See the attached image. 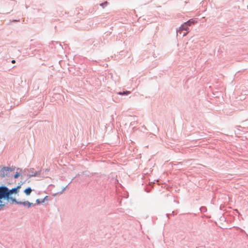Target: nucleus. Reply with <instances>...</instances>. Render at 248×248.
Listing matches in <instances>:
<instances>
[{"label":"nucleus","mask_w":248,"mask_h":248,"mask_svg":"<svg viewBox=\"0 0 248 248\" xmlns=\"http://www.w3.org/2000/svg\"><path fill=\"white\" fill-rule=\"evenodd\" d=\"M14 188L11 190L4 186H1L0 189V196L1 197V202L2 203H4V206L7 203L10 199V196L13 193H17L18 192V188Z\"/></svg>","instance_id":"nucleus-1"},{"label":"nucleus","mask_w":248,"mask_h":248,"mask_svg":"<svg viewBox=\"0 0 248 248\" xmlns=\"http://www.w3.org/2000/svg\"><path fill=\"white\" fill-rule=\"evenodd\" d=\"M12 171V170L10 168L4 167L0 171V176L2 178L7 176Z\"/></svg>","instance_id":"nucleus-2"},{"label":"nucleus","mask_w":248,"mask_h":248,"mask_svg":"<svg viewBox=\"0 0 248 248\" xmlns=\"http://www.w3.org/2000/svg\"><path fill=\"white\" fill-rule=\"evenodd\" d=\"M13 202H16L17 204H23L24 206H28V207H30L31 206V205H32V203L28 201L24 202H16L15 199H12Z\"/></svg>","instance_id":"nucleus-3"},{"label":"nucleus","mask_w":248,"mask_h":248,"mask_svg":"<svg viewBox=\"0 0 248 248\" xmlns=\"http://www.w3.org/2000/svg\"><path fill=\"white\" fill-rule=\"evenodd\" d=\"M188 25H187L186 24H185V23H184L183 25H182V26L180 27L179 30L178 31V32H179L180 33H181V32L183 31V30H185V31H187L188 30Z\"/></svg>","instance_id":"nucleus-4"},{"label":"nucleus","mask_w":248,"mask_h":248,"mask_svg":"<svg viewBox=\"0 0 248 248\" xmlns=\"http://www.w3.org/2000/svg\"><path fill=\"white\" fill-rule=\"evenodd\" d=\"M31 191H32V190L30 187H28L24 190V192L27 195H29L31 194Z\"/></svg>","instance_id":"nucleus-5"},{"label":"nucleus","mask_w":248,"mask_h":248,"mask_svg":"<svg viewBox=\"0 0 248 248\" xmlns=\"http://www.w3.org/2000/svg\"><path fill=\"white\" fill-rule=\"evenodd\" d=\"M195 22H196L195 21L191 19L185 22V24L188 26H191L192 24H194Z\"/></svg>","instance_id":"nucleus-6"},{"label":"nucleus","mask_w":248,"mask_h":248,"mask_svg":"<svg viewBox=\"0 0 248 248\" xmlns=\"http://www.w3.org/2000/svg\"><path fill=\"white\" fill-rule=\"evenodd\" d=\"M47 197V196H46V197L45 198V199H44L42 201H41V202L40 201V200L39 199H37V200H36V202L37 203H38V204L40 203L41 202H44V200H45L46 198Z\"/></svg>","instance_id":"nucleus-7"},{"label":"nucleus","mask_w":248,"mask_h":248,"mask_svg":"<svg viewBox=\"0 0 248 248\" xmlns=\"http://www.w3.org/2000/svg\"><path fill=\"white\" fill-rule=\"evenodd\" d=\"M19 173L18 172H16V173L14 175V178H17L19 177Z\"/></svg>","instance_id":"nucleus-8"},{"label":"nucleus","mask_w":248,"mask_h":248,"mask_svg":"<svg viewBox=\"0 0 248 248\" xmlns=\"http://www.w3.org/2000/svg\"><path fill=\"white\" fill-rule=\"evenodd\" d=\"M107 4H108V2H107V1H106V2H103V3H101V4H100V5H101V6H103H103H104V5H107Z\"/></svg>","instance_id":"nucleus-9"},{"label":"nucleus","mask_w":248,"mask_h":248,"mask_svg":"<svg viewBox=\"0 0 248 248\" xmlns=\"http://www.w3.org/2000/svg\"><path fill=\"white\" fill-rule=\"evenodd\" d=\"M15 62H15V60H12V62L13 63H15Z\"/></svg>","instance_id":"nucleus-10"},{"label":"nucleus","mask_w":248,"mask_h":248,"mask_svg":"<svg viewBox=\"0 0 248 248\" xmlns=\"http://www.w3.org/2000/svg\"><path fill=\"white\" fill-rule=\"evenodd\" d=\"M187 32H186V33H185L183 35V36H186V35H187Z\"/></svg>","instance_id":"nucleus-11"},{"label":"nucleus","mask_w":248,"mask_h":248,"mask_svg":"<svg viewBox=\"0 0 248 248\" xmlns=\"http://www.w3.org/2000/svg\"><path fill=\"white\" fill-rule=\"evenodd\" d=\"M119 94H124V93H119Z\"/></svg>","instance_id":"nucleus-12"},{"label":"nucleus","mask_w":248,"mask_h":248,"mask_svg":"<svg viewBox=\"0 0 248 248\" xmlns=\"http://www.w3.org/2000/svg\"><path fill=\"white\" fill-rule=\"evenodd\" d=\"M124 94H127V93L125 92Z\"/></svg>","instance_id":"nucleus-13"}]
</instances>
